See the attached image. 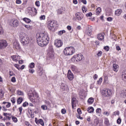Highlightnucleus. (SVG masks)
Returning a JSON list of instances; mask_svg holds the SVG:
<instances>
[{"instance_id":"nucleus-61","label":"nucleus","mask_w":126,"mask_h":126,"mask_svg":"<svg viewBox=\"0 0 126 126\" xmlns=\"http://www.w3.org/2000/svg\"><path fill=\"white\" fill-rule=\"evenodd\" d=\"M3 97V92L0 90V99Z\"/></svg>"},{"instance_id":"nucleus-15","label":"nucleus","mask_w":126,"mask_h":126,"mask_svg":"<svg viewBox=\"0 0 126 126\" xmlns=\"http://www.w3.org/2000/svg\"><path fill=\"white\" fill-rule=\"evenodd\" d=\"M13 47L15 50H19V49H20V45H19L18 41H14L13 44Z\"/></svg>"},{"instance_id":"nucleus-22","label":"nucleus","mask_w":126,"mask_h":126,"mask_svg":"<svg viewBox=\"0 0 126 126\" xmlns=\"http://www.w3.org/2000/svg\"><path fill=\"white\" fill-rule=\"evenodd\" d=\"M123 13V10L121 9H118L115 11V15L117 16H120L121 14Z\"/></svg>"},{"instance_id":"nucleus-12","label":"nucleus","mask_w":126,"mask_h":126,"mask_svg":"<svg viewBox=\"0 0 126 126\" xmlns=\"http://www.w3.org/2000/svg\"><path fill=\"white\" fill-rule=\"evenodd\" d=\"M28 10L29 11V12H31L32 16H35V15H37V13H38L36 8H28Z\"/></svg>"},{"instance_id":"nucleus-13","label":"nucleus","mask_w":126,"mask_h":126,"mask_svg":"<svg viewBox=\"0 0 126 126\" xmlns=\"http://www.w3.org/2000/svg\"><path fill=\"white\" fill-rule=\"evenodd\" d=\"M75 18L77 20L80 21L83 19V14L81 12H77L75 14Z\"/></svg>"},{"instance_id":"nucleus-4","label":"nucleus","mask_w":126,"mask_h":126,"mask_svg":"<svg viewBox=\"0 0 126 126\" xmlns=\"http://www.w3.org/2000/svg\"><path fill=\"white\" fill-rule=\"evenodd\" d=\"M28 95L29 97L30 100L32 102H35V99H39V95L38 94L35 92H32V91H30L28 92Z\"/></svg>"},{"instance_id":"nucleus-50","label":"nucleus","mask_w":126,"mask_h":126,"mask_svg":"<svg viewBox=\"0 0 126 126\" xmlns=\"http://www.w3.org/2000/svg\"><path fill=\"white\" fill-rule=\"evenodd\" d=\"M112 14H113V12H112V11H110V12H106V16H111V15H112Z\"/></svg>"},{"instance_id":"nucleus-5","label":"nucleus","mask_w":126,"mask_h":126,"mask_svg":"<svg viewBox=\"0 0 126 126\" xmlns=\"http://www.w3.org/2000/svg\"><path fill=\"white\" fill-rule=\"evenodd\" d=\"M47 59L48 60H53V59H55V51H54V49L52 45H50L48 48Z\"/></svg>"},{"instance_id":"nucleus-44","label":"nucleus","mask_w":126,"mask_h":126,"mask_svg":"<svg viewBox=\"0 0 126 126\" xmlns=\"http://www.w3.org/2000/svg\"><path fill=\"white\" fill-rule=\"evenodd\" d=\"M12 120L14 123H17V118L14 116H12Z\"/></svg>"},{"instance_id":"nucleus-14","label":"nucleus","mask_w":126,"mask_h":126,"mask_svg":"<svg viewBox=\"0 0 126 126\" xmlns=\"http://www.w3.org/2000/svg\"><path fill=\"white\" fill-rule=\"evenodd\" d=\"M67 76L68 79L70 81L73 80V78H74V75H73V73L71 72L70 70H68Z\"/></svg>"},{"instance_id":"nucleus-45","label":"nucleus","mask_w":126,"mask_h":126,"mask_svg":"<svg viewBox=\"0 0 126 126\" xmlns=\"http://www.w3.org/2000/svg\"><path fill=\"white\" fill-rule=\"evenodd\" d=\"M1 34H3V29L1 25H0V35H1Z\"/></svg>"},{"instance_id":"nucleus-48","label":"nucleus","mask_w":126,"mask_h":126,"mask_svg":"<svg viewBox=\"0 0 126 126\" xmlns=\"http://www.w3.org/2000/svg\"><path fill=\"white\" fill-rule=\"evenodd\" d=\"M16 101V99H15V97L11 98V102H12V103H13V104H15Z\"/></svg>"},{"instance_id":"nucleus-47","label":"nucleus","mask_w":126,"mask_h":126,"mask_svg":"<svg viewBox=\"0 0 126 126\" xmlns=\"http://www.w3.org/2000/svg\"><path fill=\"white\" fill-rule=\"evenodd\" d=\"M39 19L40 20H45V19H46V16L45 15H41L40 17H39Z\"/></svg>"},{"instance_id":"nucleus-32","label":"nucleus","mask_w":126,"mask_h":126,"mask_svg":"<svg viewBox=\"0 0 126 126\" xmlns=\"http://www.w3.org/2000/svg\"><path fill=\"white\" fill-rule=\"evenodd\" d=\"M22 101H23V98L22 97H20L17 100V103L18 104H20L21 103H22Z\"/></svg>"},{"instance_id":"nucleus-43","label":"nucleus","mask_w":126,"mask_h":126,"mask_svg":"<svg viewBox=\"0 0 126 126\" xmlns=\"http://www.w3.org/2000/svg\"><path fill=\"white\" fill-rule=\"evenodd\" d=\"M14 66H15V67H16V68H17L19 70H20V67L21 66L20 65V64H15Z\"/></svg>"},{"instance_id":"nucleus-11","label":"nucleus","mask_w":126,"mask_h":126,"mask_svg":"<svg viewBox=\"0 0 126 126\" xmlns=\"http://www.w3.org/2000/svg\"><path fill=\"white\" fill-rule=\"evenodd\" d=\"M54 45L56 48H60L63 46V41L59 39H55L54 41Z\"/></svg>"},{"instance_id":"nucleus-34","label":"nucleus","mask_w":126,"mask_h":126,"mask_svg":"<svg viewBox=\"0 0 126 126\" xmlns=\"http://www.w3.org/2000/svg\"><path fill=\"white\" fill-rule=\"evenodd\" d=\"M88 102L89 104H92L93 102H94V99L93 98V97H90L89 98Z\"/></svg>"},{"instance_id":"nucleus-26","label":"nucleus","mask_w":126,"mask_h":126,"mask_svg":"<svg viewBox=\"0 0 126 126\" xmlns=\"http://www.w3.org/2000/svg\"><path fill=\"white\" fill-rule=\"evenodd\" d=\"M2 104H3V105H5L6 108H10L11 106V103L10 102L4 101L3 102Z\"/></svg>"},{"instance_id":"nucleus-40","label":"nucleus","mask_w":126,"mask_h":126,"mask_svg":"<svg viewBox=\"0 0 126 126\" xmlns=\"http://www.w3.org/2000/svg\"><path fill=\"white\" fill-rule=\"evenodd\" d=\"M102 112V109L101 108H97L96 110V113L97 114H99V115L101 114V113Z\"/></svg>"},{"instance_id":"nucleus-55","label":"nucleus","mask_w":126,"mask_h":126,"mask_svg":"<svg viewBox=\"0 0 126 126\" xmlns=\"http://www.w3.org/2000/svg\"><path fill=\"white\" fill-rule=\"evenodd\" d=\"M102 52L101 51H98V52L97 53L96 56L97 57H101L102 56Z\"/></svg>"},{"instance_id":"nucleus-46","label":"nucleus","mask_w":126,"mask_h":126,"mask_svg":"<svg viewBox=\"0 0 126 126\" xmlns=\"http://www.w3.org/2000/svg\"><path fill=\"white\" fill-rule=\"evenodd\" d=\"M35 4L36 6H37V7H40V1H39V0L36 1L35 2Z\"/></svg>"},{"instance_id":"nucleus-18","label":"nucleus","mask_w":126,"mask_h":126,"mask_svg":"<svg viewBox=\"0 0 126 126\" xmlns=\"http://www.w3.org/2000/svg\"><path fill=\"white\" fill-rule=\"evenodd\" d=\"M61 89L63 90V91H67V90H68V87L67 86L63 83L61 84Z\"/></svg>"},{"instance_id":"nucleus-62","label":"nucleus","mask_w":126,"mask_h":126,"mask_svg":"<svg viewBox=\"0 0 126 126\" xmlns=\"http://www.w3.org/2000/svg\"><path fill=\"white\" fill-rule=\"evenodd\" d=\"M29 104L27 102H25L23 104V107H27Z\"/></svg>"},{"instance_id":"nucleus-1","label":"nucleus","mask_w":126,"mask_h":126,"mask_svg":"<svg viewBox=\"0 0 126 126\" xmlns=\"http://www.w3.org/2000/svg\"><path fill=\"white\" fill-rule=\"evenodd\" d=\"M37 43L39 46L44 47L49 44L50 38L46 32H41L36 35Z\"/></svg>"},{"instance_id":"nucleus-24","label":"nucleus","mask_w":126,"mask_h":126,"mask_svg":"<svg viewBox=\"0 0 126 126\" xmlns=\"http://www.w3.org/2000/svg\"><path fill=\"white\" fill-rule=\"evenodd\" d=\"M113 66L114 71H118V70H119V67H120V66H119V65L117 64V63H114Z\"/></svg>"},{"instance_id":"nucleus-37","label":"nucleus","mask_w":126,"mask_h":126,"mask_svg":"<svg viewBox=\"0 0 126 126\" xmlns=\"http://www.w3.org/2000/svg\"><path fill=\"white\" fill-rule=\"evenodd\" d=\"M17 93L18 95H19V96H23V95L24 94L23 93V92L20 90H18Z\"/></svg>"},{"instance_id":"nucleus-25","label":"nucleus","mask_w":126,"mask_h":126,"mask_svg":"<svg viewBox=\"0 0 126 126\" xmlns=\"http://www.w3.org/2000/svg\"><path fill=\"white\" fill-rule=\"evenodd\" d=\"M104 124L106 126H110V122L109 121V119L108 118L104 119Z\"/></svg>"},{"instance_id":"nucleus-7","label":"nucleus","mask_w":126,"mask_h":126,"mask_svg":"<svg viewBox=\"0 0 126 126\" xmlns=\"http://www.w3.org/2000/svg\"><path fill=\"white\" fill-rule=\"evenodd\" d=\"M47 28L50 31L53 32L56 31V23H55V21L53 20L48 21L47 23Z\"/></svg>"},{"instance_id":"nucleus-21","label":"nucleus","mask_w":126,"mask_h":126,"mask_svg":"<svg viewBox=\"0 0 126 126\" xmlns=\"http://www.w3.org/2000/svg\"><path fill=\"white\" fill-rule=\"evenodd\" d=\"M12 61L14 62H15V63H17V61H18V60L20 59V56H16V55H13L11 57Z\"/></svg>"},{"instance_id":"nucleus-63","label":"nucleus","mask_w":126,"mask_h":126,"mask_svg":"<svg viewBox=\"0 0 126 126\" xmlns=\"http://www.w3.org/2000/svg\"><path fill=\"white\" fill-rule=\"evenodd\" d=\"M11 82L14 83L16 82V79L15 78V77H12Z\"/></svg>"},{"instance_id":"nucleus-2","label":"nucleus","mask_w":126,"mask_h":126,"mask_svg":"<svg viewBox=\"0 0 126 126\" xmlns=\"http://www.w3.org/2000/svg\"><path fill=\"white\" fill-rule=\"evenodd\" d=\"M19 37L20 38V40L24 46L26 45H28L29 42H30V39H29V37L27 34H26L24 32H21L19 34Z\"/></svg>"},{"instance_id":"nucleus-56","label":"nucleus","mask_w":126,"mask_h":126,"mask_svg":"<svg viewBox=\"0 0 126 126\" xmlns=\"http://www.w3.org/2000/svg\"><path fill=\"white\" fill-rule=\"evenodd\" d=\"M29 72L30 73L33 74V73H34V72H35V70H34V69H29Z\"/></svg>"},{"instance_id":"nucleus-41","label":"nucleus","mask_w":126,"mask_h":126,"mask_svg":"<svg viewBox=\"0 0 126 126\" xmlns=\"http://www.w3.org/2000/svg\"><path fill=\"white\" fill-rule=\"evenodd\" d=\"M63 33H65V31L64 30L60 31L58 32V35L62 36V35L63 34Z\"/></svg>"},{"instance_id":"nucleus-27","label":"nucleus","mask_w":126,"mask_h":126,"mask_svg":"<svg viewBox=\"0 0 126 126\" xmlns=\"http://www.w3.org/2000/svg\"><path fill=\"white\" fill-rule=\"evenodd\" d=\"M122 79L126 82V70H124L122 74Z\"/></svg>"},{"instance_id":"nucleus-39","label":"nucleus","mask_w":126,"mask_h":126,"mask_svg":"<svg viewBox=\"0 0 126 126\" xmlns=\"http://www.w3.org/2000/svg\"><path fill=\"white\" fill-rule=\"evenodd\" d=\"M102 81H103V78H102V77H100L99 79V80L97 81V84L100 85L101 83H102Z\"/></svg>"},{"instance_id":"nucleus-6","label":"nucleus","mask_w":126,"mask_h":126,"mask_svg":"<svg viewBox=\"0 0 126 126\" xmlns=\"http://www.w3.org/2000/svg\"><path fill=\"white\" fill-rule=\"evenodd\" d=\"M82 60H84V57L81 54L75 55L71 58V62L73 63H78V62H80V61H82Z\"/></svg>"},{"instance_id":"nucleus-60","label":"nucleus","mask_w":126,"mask_h":126,"mask_svg":"<svg viewBox=\"0 0 126 126\" xmlns=\"http://www.w3.org/2000/svg\"><path fill=\"white\" fill-rule=\"evenodd\" d=\"M104 50L108 52L110 50V47L109 46H105L104 47Z\"/></svg>"},{"instance_id":"nucleus-42","label":"nucleus","mask_w":126,"mask_h":126,"mask_svg":"<svg viewBox=\"0 0 126 126\" xmlns=\"http://www.w3.org/2000/svg\"><path fill=\"white\" fill-rule=\"evenodd\" d=\"M8 90H9V91H10V92H12V93L15 92V89H14V88H13L12 87L11 88H9L8 89Z\"/></svg>"},{"instance_id":"nucleus-23","label":"nucleus","mask_w":126,"mask_h":126,"mask_svg":"<svg viewBox=\"0 0 126 126\" xmlns=\"http://www.w3.org/2000/svg\"><path fill=\"white\" fill-rule=\"evenodd\" d=\"M104 34L102 33H99L97 35V39L99 40V41H103L104 40Z\"/></svg>"},{"instance_id":"nucleus-51","label":"nucleus","mask_w":126,"mask_h":126,"mask_svg":"<svg viewBox=\"0 0 126 126\" xmlns=\"http://www.w3.org/2000/svg\"><path fill=\"white\" fill-rule=\"evenodd\" d=\"M120 115V111H115L113 113V115L114 116H119Z\"/></svg>"},{"instance_id":"nucleus-17","label":"nucleus","mask_w":126,"mask_h":126,"mask_svg":"<svg viewBox=\"0 0 126 126\" xmlns=\"http://www.w3.org/2000/svg\"><path fill=\"white\" fill-rule=\"evenodd\" d=\"M86 33L89 36L91 35V34H92V26H89L87 28Z\"/></svg>"},{"instance_id":"nucleus-28","label":"nucleus","mask_w":126,"mask_h":126,"mask_svg":"<svg viewBox=\"0 0 126 126\" xmlns=\"http://www.w3.org/2000/svg\"><path fill=\"white\" fill-rule=\"evenodd\" d=\"M98 124H99V119H98L97 117H95L94 121V126H98Z\"/></svg>"},{"instance_id":"nucleus-30","label":"nucleus","mask_w":126,"mask_h":126,"mask_svg":"<svg viewBox=\"0 0 126 126\" xmlns=\"http://www.w3.org/2000/svg\"><path fill=\"white\" fill-rule=\"evenodd\" d=\"M23 21H25L26 23H30L31 22V20L28 18H24L23 19Z\"/></svg>"},{"instance_id":"nucleus-16","label":"nucleus","mask_w":126,"mask_h":126,"mask_svg":"<svg viewBox=\"0 0 126 126\" xmlns=\"http://www.w3.org/2000/svg\"><path fill=\"white\" fill-rule=\"evenodd\" d=\"M71 104L72 109H74V107H76V104H77V100H76V98L72 97Z\"/></svg>"},{"instance_id":"nucleus-9","label":"nucleus","mask_w":126,"mask_h":126,"mask_svg":"<svg viewBox=\"0 0 126 126\" xmlns=\"http://www.w3.org/2000/svg\"><path fill=\"white\" fill-rule=\"evenodd\" d=\"M101 94L103 97H110L112 95V91L109 89H106L102 91Z\"/></svg>"},{"instance_id":"nucleus-10","label":"nucleus","mask_w":126,"mask_h":126,"mask_svg":"<svg viewBox=\"0 0 126 126\" xmlns=\"http://www.w3.org/2000/svg\"><path fill=\"white\" fill-rule=\"evenodd\" d=\"M10 24L13 27H18L19 25V21L15 19H13L10 21Z\"/></svg>"},{"instance_id":"nucleus-35","label":"nucleus","mask_w":126,"mask_h":126,"mask_svg":"<svg viewBox=\"0 0 126 126\" xmlns=\"http://www.w3.org/2000/svg\"><path fill=\"white\" fill-rule=\"evenodd\" d=\"M71 69H72V71H76L77 70V67L73 65H71Z\"/></svg>"},{"instance_id":"nucleus-31","label":"nucleus","mask_w":126,"mask_h":126,"mask_svg":"<svg viewBox=\"0 0 126 126\" xmlns=\"http://www.w3.org/2000/svg\"><path fill=\"white\" fill-rule=\"evenodd\" d=\"M101 8L100 7H98L96 9V12L95 13L96 15H99L100 13H101Z\"/></svg>"},{"instance_id":"nucleus-59","label":"nucleus","mask_w":126,"mask_h":126,"mask_svg":"<svg viewBox=\"0 0 126 126\" xmlns=\"http://www.w3.org/2000/svg\"><path fill=\"white\" fill-rule=\"evenodd\" d=\"M62 114H64L66 113V110L65 109H63L61 110Z\"/></svg>"},{"instance_id":"nucleus-3","label":"nucleus","mask_w":126,"mask_h":126,"mask_svg":"<svg viewBox=\"0 0 126 126\" xmlns=\"http://www.w3.org/2000/svg\"><path fill=\"white\" fill-rule=\"evenodd\" d=\"M75 52V49L72 46L66 47L63 51L64 54L65 56H71V55L74 54Z\"/></svg>"},{"instance_id":"nucleus-33","label":"nucleus","mask_w":126,"mask_h":126,"mask_svg":"<svg viewBox=\"0 0 126 126\" xmlns=\"http://www.w3.org/2000/svg\"><path fill=\"white\" fill-rule=\"evenodd\" d=\"M24 26H25V27L27 28L28 30H32V29L33 28V27L32 26H29L27 25H24Z\"/></svg>"},{"instance_id":"nucleus-8","label":"nucleus","mask_w":126,"mask_h":126,"mask_svg":"<svg viewBox=\"0 0 126 126\" xmlns=\"http://www.w3.org/2000/svg\"><path fill=\"white\" fill-rule=\"evenodd\" d=\"M8 46L7 41L4 39L0 40V50H4Z\"/></svg>"},{"instance_id":"nucleus-64","label":"nucleus","mask_w":126,"mask_h":126,"mask_svg":"<svg viewBox=\"0 0 126 126\" xmlns=\"http://www.w3.org/2000/svg\"><path fill=\"white\" fill-rule=\"evenodd\" d=\"M107 21H109V22H111V21H113V18L112 17H108L107 18Z\"/></svg>"},{"instance_id":"nucleus-29","label":"nucleus","mask_w":126,"mask_h":126,"mask_svg":"<svg viewBox=\"0 0 126 126\" xmlns=\"http://www.w3.org/2000/svg\"><path fill=\"white\" fill-rule=\"evenodd\" d=\"M87 111L88 113H93L94 112V108L93 107H90L88 108Z\"/></svg>"},{"instance_id":"nucleus-38","label":"nucleus","mask_w":126,"mask_h":126,"mask_svg":"<svg viewBox=\"0 0 126 126\" xmlns=\"http://www.w3.org/2000/svg\"><path fill=\"white\" fill-rule=\"evenodd\" d=\"M82 10L83 13H86V12H87V9H86V7L84 6L82 7Z\"/></svg>"},{"instance_id":"nucleus-36","label":"nucleus","mask_w":126,"mask_h":126,"mask_svg":"<svg viewBox=\"0 0 126 126\" xmlns=\"http://www.w3.org/2000/svg\"><path fill=\"white\" fill-rule=\"evenodd\" d=\"M44 102L45 103V104H46V105H48L49 106H50L52 101L50 100V101H49V99H46V100H44Z\"/></svg>"},{"instance_id":"nucleus-52","label":"nucleus","mask_w":126,"mask_h":126,"mask_svg":"<svg viewBox=\"0 0 126 126\" xmlns=\"http://www.w3.org/2000/svg\"><path fill=\"white\" fill-rule=\"evenodd\" d=\"M41 109H42V110H47L48 109V106L44 105H42Z\"/></svg>"},{"instance_id":"nucleus-20","label":"nucleus","mask_w":126,"mask_h":126,"mask_svg":"<svg viewBox=\"0 0 126 126\" xmlns=\"http://www.w3.org/2000/svg\"><path fill=\"white\" fill-rule=\"evenodd\" d=\"M35 122L37 125H41V126H44V121L42 119L37 120V118H35Z\"/></svg>"},{"instance_id":"nucleus-57","label":"nucleus","mask_w":126,"mask_h":126,"mask_svg":"<svg viewBox=\"0 0 126 126\" xmlns=\"http://www.w3.org/2000/svg\"><path fill=\"white\" fill-rule=\"evenodd\" d=\"M11 118H12L11 114V115H8L7 117H6V119L8 120V121H10V120H11Z\"/></svg>"},{"instance_id":"nucleus-53","label":"nucleus","mask_w":126,"mask_h":126,"mask_svg":"<svg viewBox=\"0 0 126 126\" xmlns=\"http://www.w3.org/2000/svg\"><path fill=\"white\" fill-rule=\"evenodd\" d=\"M117 124L118 125H121V123H122V119H121V118H119L117 121Z\"/></svg>"},{"instance_id":"nucleus-54","label":"nucleus","mask_w":126,"mask_h":126,"mask_svg":"<svg viewBox=\"0 0 126 126\" xmlns=\"http://www.w3.org/2000/svg\"><path fill=\"white\" fill-rule=\"evenodd\" d=\"M29 67L30 68H34V67H35V63L30 64Z\"/></svg>"},{"instance_id":"nucleus-49","label":"nucleus","mask_w":126,"mask_h":126,"mask_svg":"<svg viewBox=\"0 0 126 126\" xmlns=\"http://www.w3.org/2000/svg\"><path fill=\"white\" fill-rule=\"evenodd\" d=\"M63 13V10L62 9H59L57 10V14L60 15Z\"/></svg>"},{"instance_id":"nucleus-19","label":"nucleus","mask_w":126,"mask_h":126,"mask_svg":"<svg viewBox=\"0 0 126 126\" xmlns=\"http://www.w3.org/2000/svg\"><path fill=\"white\" fill-rule=\"evenodd\" d=\"M37 72L39 76H42L43 74V68L41 66H38Z\"/></svg>"},{"instance_id":"nucleus-58","label":"nucleus","mask_w":126,"mask_h":126,"mask_svg":"<svg viewBox=\"0 0 126 126\" xmlns=\"http://www.w3.org/2000/svg\"><path fill=\"white\" fill-rule=\"evenodd\" d=\"M77 111L79 115H81L82 114V112L81 111V109L78 108Z\"/></svg>"}]
</instances>
